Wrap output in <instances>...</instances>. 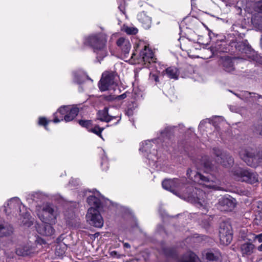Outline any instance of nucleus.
Masks as SVG:
<instances>
[{
    "label": "nucleus",
    "instance_id": "obj_26",
    "mask_svg": "<svg viewBox=\"0 0 262 262\" xmlns=\"http://www.w3.org/2000/svg\"><path fill=\"white\" fill-rule=\"evenodd\" d=\"M180 262H200V259L194 253L188 251L183 255Z\"/></svg>",
    "mask_w": 262,
    "mask_h": 262
},
{
    "label": "nucleus",
    "instance_id": "obj_23",
    "mask_svg": "<svg viewBox=\"0 0 262 262\" xmlns=\"http://www.w3.org/2000/svg\"><path fill=\"white\" fill-rule=\"evenodd\" d=\"M97 115L98 119L102 122H109L113 119L117 118V116H112L108 114V108L107 107H105L102 111H99Z\"/></svg>",
    "mask_w": 262,
    "mask_h": 262
},
{
    "label": "nucleus",
    "instance_id": "obj_38",
    "mask_svg": "<svg viewBox=\"0 0 262 262\" xmlns=\"http://www.w3.org/2000/svg\"><path fill=\"white\" fill-rule=\"evenodd\" d=\"M16 253L18 255L24 256L29 255L30 252L28 247H24L17 248Z\"/></svg>",
    "mask_w": 262,
    "mask_h": 262
},
{
    "label": "nucleus",
    "instance_id": "obj_17",
    "mask_svg": "<svg viewBox=\"0 0 262 262\" xmlns=\"http://www.w3.org/2000/svg\"><path fill=\"white\" fill-rule=\"evenodd\" d=\"M116 43L118 47L122 50L124 57L127 58L131 48V44L129 41L123 37H120L117 40Z\"/></svg>",
    "mask_w": 262,
    "mask_h": 262
},
{
    "label": "nucleus",
    "instance_id": "obj_4",
    "mask_svg": "<svg viewBox=\"0 0 262 262\" xmlns=\"http://www.w3.org/2000/svg\"><path fill=\"white\" fill-rule=\"evenodd\" d=\"M4 211L7 214L11 213L17 214L23 217L25 219H28L30 214L26 211V208L23 205L19 198L15 197L8 201L7 206H4Z\"/></svg>",
    "mask_w": 262,
    "mask_h": 262
},
{
    "label": "nucleus",
    "instance_id": "obj_47",
    "mask_svg": "<svg viewBox=\"0 0 262 262\" xmlns=\"http://www.w3.org/2000/svg\"><path fill=\"white\" fill-rule=\"evenodd\" d=\"M128 105H131L133 111L138 107V104L135 101H132Z\"/></svg>",
    "mask_w": 262,
    "mask_h": 262
},
{
    "label": "nucleus",
    "instance_id": "obj_6",
    "mask_svg": "<svg viewBox=\"0 0 262 262\" xmlns=\"http://www.w3.org/2000/svg\"><path fill=\"white\" fill-rule=\"evenodd\" d=\"M219 236L221 243L228 245L232 241L233 230L228 221H222L220 224Z\"/></svg>",
    "mask_w": 262,
    "mask_h": 262
},
{
    "label": "nucleus",
    "instance_id": "obj_59",
    "mask_svg": "<svg viewBox=\"0 0 262 262\" xmlns=\"http://www.w3.org/2000/svg\"><path fill=\"white\" fill-rule=\"evenodd\" d=\"M209 226V223L207 222L206 224V227H208Z\"/></svg>",
    "mask_w": 262,
    "mask_h": 262
},
{
    "label": "nucleus",
    "instance_id": "obj_3",
    "mask_svg": "<svg viewBox=\"0 0 262 262\" xmlns=\"http://www.w3.org/2000/svg\"><path fill=\"white\" fill-rule=\"evenodd\" d=\"M187 180L185 178L178 179L174 178L173 179H165L162 183V187L164 189L169 190L174 194H177L179 191L182 193L183 196L186 190V187L188 184L186 183Z\"/></svg>",
    "mask_w": 262,
    "mask_h": 262
},
{
    "label": "nucleus",
    "instance_id": "obj_25",
    "mask_svg": "<svg viewBox=\"0 0 262 262\" xmlns=\"http://www.w3.org/2000/svg\"><path fill=\"white\" fill-rule=\"evenodd\" d=\"M245 95L249 99V101L257 105L262 104V95L255 93L245 92Z\"/></svg>",
    "mask_w": 262,
    "mask_h": 262
},
{
    "label": "nucleus",
    "instance_id": "obj_39",
    "mask_svg": "<svg viewBox=\"0 0 262 262\" xmlns=\"http://www.w3.org/2000/svg\"><path fill=\"white\" fill-rule=\"evenodd\" d=\"M125 32L127 34H133V35H134V34H136V33H137L138 32V30L137 29L135 28H134V27H127L125 29Z\"/></svg>",
    "mask_w": 262,
    "mask_h": 262
},
{
    "label": "nucleus",
    "instance_id": "obj_60",
    "mask_svg": "<svg viewBox=\"0 0 262 262\" xmlns=\"http://www.w3.org/2000/svg\"><path fill=\"white\" fill-rule=\"evenodd\" d=\"M86 77H88V78H89V76H86ZM90 79H91L90 78Z\"/></svg>",
    "mask_w": 262,
    "mask_h": 262
},
{
    "label": "nucleus",
    "instance_id": "obj_1",
    "mask_svg": "<svg viewBox=\"0 0 262 262\" xmlns=\"http://www.w3.org/2000/svg\"><path fill=\"white\" fill-rule=\"evenodd\" d=\"M107 36L103 33L93 34L85 37L84 43L90 46L96 55L99 62L107 55L106 50Z\"/></svg>",
    "mask_w": 262,
    "mask_h": 262
},
{
    "label": "nucleus",
    "instance_id": "obj_18",
    "mask_svg": "<svg viewBox=\"0 0 262 262\" xmlns=\"http://www.w3.org/2000/svg\"><path fill=\"white\" fill-rule=\"evenodd\" d=\"M45 224L39 226L37 229L38 232L43 236H49L53 235L55 230L51 225L53 223L49 222L44 223Z\"/></svg>",
    "mask_w": 262,
    "mask_h": 262
},
{
    "label": "nucleus",
    "instance_id": "obj_49",
    "mask_svg": "<svg viewBox=\"0 0 262 262\" xmlns=\"http://www.w3.org/2000/svg\"><path fill=\"white\" fill-rule=\"evenodd\" d=\"M151 78L154 79V80L157 82L159 81V77L156 74H153L151 76Z\"/></svg>",
    "mask_w": 262,
    "mask_h": 262
},
{
    "label": "nucleus",
    "instance_id": "obj_8",
    "mask_svg": "<svg viewBox=\"0 0 262 262\" xmlns=\"http://www.w3.org/2000/svg\"><path fill=\"white\" fill-rule=\"evenodd\" d=\"M115 74L113 72L104 73L102 74L98 86L101 91L114 89L117 84L115 81Z\"/></svg>",
    "mask_w": 262,
    "mask_h": 262
},
{
    "label": "nucleus",
    "instance_id": "obj_42",
    "mask_svg": "<svg viewBox=\"0 0 262 262\" xmlns=\"http://www.w3.org/2000/svg\"><path fill=\"white\" fill-rule=\"evenodd\" d=\"M79 184V180L77 179L72 178L69 181V185L72 186H76Z\"/></svg>",
    "mask_w": 262,
    "mask_h": 262
},
{
    "label": "nucleus",
    "instance_id": "obj_29",
    "mask_svg": "<svg viewBox=\"0 0 262 262\" xmlns=\"http://www.w3.org/2000/svg\"><path fill=\"white\" fill-rule=\"evenodd\" d=\"M89 205L91 206V207H93L97 210L101 207V202L100 199L95 196L90 195L87 198L86 200Z\"/></svg>",
    "mask_w": 262,
    "mask_h": 262
},
{
    "label": "nucleus",
    "instance_id": "obj_10",
    "mask_svg": "<svg viewBox=\"0 0 262 262\" xmlns=\"http://www.w3.org/2000/svg\"><path fill=\"white\" fill-rule=\"evenodd\" d=\"M244 160L248 166L256 167L262 165V150L257 152L246 151Z\"/></svg>",
    "mask_w": 262,
    "mask_h": 262
},
{
    "label": "nucleus",
    "instance_id": "obj_41",
    "mask_svg": "<svg viewBox=\"0 0 262 262\" xmlns=\"http://www.w3.org/2000/svg\"><path fill=\"white\" fill-rule=\"evenodd\" d=\"M49 121L46 119V118L40 117L39 119V124L41 125H43L46 129H47V125L48 124Z\"/></svg>",
    "mask_w": 262,
    "mask_h": 262
},
{
    "label": "nucleus",
    "instance_id": "obj_22",
    "mask_svg": "<svg viewBox=\"0 0 262 262\" xmlns=\"http://www.w3.org/2000/svg\"><path fill=\"white\" fill-rule=\"evenodd\" d=\"M138 19L144 29H148L151 27V18L144 12H142L138 15Z\"/></svg>",
    "mask_w": 262,
    "mask_h": 262
},
{
    "label": "nucleus",
    "instance_id": "obj_50",
    "mask_svg": "<svg viewBox=\"0 0 262 262\" xmlns=\"http://www.w3.org/2000/svg\"><path fill=\"white\" fill-rule=\"evenodd\" d=\"M257 208L260 210H262V202H261L258 201L257 202Z\"/></svg>",
    "mask_w": 262,
    "mask_h": 262
},
{
    "label": "nucleus",
    "instance_id": "obj_11",
    "mask_svg": "<svg viewBox=\"0 0 262 262\" xmlns=\"http://www.w3.org/2000/svg\"><path fill=\"white\" fill-rule=\"evenodd\" d=\"M236 205V200L230 195L225 196L219 200L217 208L222 211H232Z\"/></svg>",
    "mask_w": 262,
    "mask_h": 262
},
{
    "label": "nucleus",
    "instance_id": "obj_40",
    "mask_svg": "<svg viewBox=\"0 0 262 262\" xmlns=\"http://www.w3.org/2000/svg\"><path fill=\"white\" fill-rule=\"evenodd\" d=\"M251 239L252 242L257 241L259 243H262V233L258 235L253 234Z\"/></svg>",
    "mask_w": 262,
    "mask_h": 262
},
{
    "label": "nucleus",
    "instance_id": "obj_56",
    "mask_svg": "<svg viewBox=\"0 0 262 262\" xmlns=\"http://www.w3.org/2000/svg\"><path fill=\"white\" fill-rule=\"evenodd\" d=\"M208 34H209V37L211 38V34L214 35V33H212L211 31H209V32L208 33Z\"/></svg>",
    "mask_w": 262,
    "mask_h": 262
},
{
    "label": "nucleus",
    "instance_id": "obj_35",
    "mask_svg": "<svg viewBox=\"0 0 262 262\" xmlns=\"http://www.w3.org/2000/svg\"><path fill=\"white\" fill-rule=\"evenodd\" d=\"M77 122L81 127L85 128L89 132L91 127H93L92 121L90 120H78Z\"/></svg>",
    "mask_w": 262,
    "mask_h": 262
},
{
    "label": "nucleus",
    "instance_id": "obj_48",
    "mask_svg": "<svg viewBox=\"0 0 262 262\" xmlns=\"http://www.w3.org/2000/svg\"><path fill=\"white\" fill-rule=\"evenodd\" d=\"M126 97V94L125 93H123L122 95L116 96V99L121 100L125 98Z\"/></svg>",
    "mask_w": 262,
    "mask_h": 262
},
{
    "label": "nucleus",
    "instance_id": "obj_36",
    "mask_svg": "<svg viewBox=\"0 0 262 262\" xmlns=\"http://www.w3.org/2000/svg\"><path fill=\"white\" fill-rule=\"evenodd\" d=\"M104 129V127H100L98 125H95L94 127H91L89 132L93 133L102 138L101 133Z\"/></svg>",
    "mask_w": 262,
    "mask_h": 262
},
{
    "label": "nucleus",
    "instance_id": "obj_34",
    "mask_svg": "<svg viewBox=\"0 0 262 262\" xmlns=\"http://www.w3.org/2000/svg\"><path fill=\"white\" fill-rule=\"evenodd\" d=\"M163 252L167 257H172L173 258H177V254L174 248H165L163 249Z\"/></svg>",
    "mask_w": 262,
    "mask_h": 262
},
{
    "label": "nucleus",
    "instance_id": "obj_53",
    "mask_svg": "<svg viewBox=\"0 0 262 262\" xmlns=\"http://www.w3.org/2000/svg\"><path fill=\"white\" fill-rule=\"evenodd\" d=\"M205 123V121H201V122L200 123V124H199V127H200L202 125H203Z\"/></svg>",
    "mask_w": 262,
    "mask_h": 262
},
{
    "label": "nucleus",
    "instance_id": "obj_55",
    "mask_svg": "<svg viewBox=\"0 0 262 262\" xmlns=\"http://www.w3.org/2000/svg\"><path fill=\"white\" fill-rule=\"evenodd\" d=\"M260 46L262 50V35L261 36L260 39Z\"/></svg>",
    "mask_w": 262,
    "mask_h": 262
},
{
    "label": "nucleus",
    "instance_id": "obj_52",
    "mask_svg": "<svg viewBox=\"0 0 262 262\" xmlns=\"http://www.w3.org/2000/svg\"><path fill=\"white\" fill-rule=\"evenodd\" d=\"M257 249L259 251L262 252V244L259 245Z\"/></svg>",
    "mask_w": 262,
    "mask_h": 262
},
{
    "label": "nucleus",
    "instance_id": "obj_20",
    "mask_svg": "<svg viewBox=\"0 0 262 262\" xmlns=\"http://www.w3.org/2000/svg\"><path fill=\"white\" fill-rule=\"evenodd\" d=\"M201 166L203 167L206 172H211L216 169V166L213 165L208 156H205L201 158Z\"/></svg>",
    "mask_w": 262,
    "mask_h": 262
},
{
    "label": "nucleus",
    "instance_id": "obj_21",
    "mask_svg": "<svg viewBox=\"0 0 262 262\" xmlns=\"http://www.w3.org/2000/svg\"><path fill=\"white\" fill-rule=\"evenodd\" d=\"M70 107L68 106H62L58 108L57 112L54 114L53 122L58 123L63 120L64 116L68 113Z\"/></svg>",
    "mask_w": 262,
    "mask_h": 262
},
{
    "label": "nucleus",
    "instance_id": "obj_2",
    "mask_svg": "<svg viewBox=\"0 0 262 262\" xmlns=\"http://www.w3.org/2000/svg\"><path fill=\"white\" fill-rule=\"evenodd\" d=\"M182 198L200 205L202 208V213L207 211L206 193L202 190L188 184Z\"/></svg>",
    "mask_w": 262,
    "mask_h": 262
},
{
    "label": "nucleus",
    "instance_id": "obj_5",
    "mask_svg": "<svg viewBox=\"0 0 262 262\" xmlns=\"http://www.w3.org/2000/svg\"><path fill=\"white\" fill-rule=\"evenodd\" d=\"M233 174L238 181L249 184H254L258 181V175L248 169L238 168L233 171Z\"/></svg>",
    "mask_w": 262,
    "mask_h": 262
},
{
    "label": "nucleus",
    "instance_id": "obj_27",
    "mask_svg": "<svg viewBox=\"0 0 262 262\" xmlns=\"http://www.w3.org/2000/svg\"><path fill=\"white\" fill-rule=\"evenodd\" d=\"M13 232V227L8 224H0V237L10 235Z\"/></svg>",
    "mask_w": 262,
    "mask_h": 262
},
{
    "label": "nucleus",
    "instance_id": "obj_31",
    "mask_svg": "<svg viewBox=\"0 0 262 262\" xmlns=\"http://www.w3.org/2000/svg\"><path fill=\"white\" fill-rule=\"evenodd\" d=\"M74 82L77 84L82 83L84 81V75L79 72H73Z\"/></svg>",
    "mask_w": 262,
    "mask_h": 262
},
{
    "label": "nucleus",
    "instance_id": "obj_58",
    "mask_svg": "<svg viewBox=\"0 0 262 262\" xmlns=\"http://www.w3.org/2000/svg\"><path fill=\"white\" fill-rule=\"evenodd\" d=\"M119 118H119V119L117 121V122H116L115 123V124H118V122H119V121H120V119H121V117H120Z\"/></svg>",
    "mask_w": 262,
    "mask_h": 262
},
{
    "label": "nucleus",
    "instance_id": "obj_57",
    "mask_svg": "<svg viewBox=\"0 0 262 262\" xmlns=\"http://www.w3.org/2000/svg\"><path fill=\"white\" fill-rule=\"evenodd\" d=\"M189 171L190 172H192L191 170L190 169H188L187 171V174L188 175L189 174Z\"/></svg>",
    "mask_w": 262,
    "mask_h": 262
},
{
    "label": "nucleus",
    "instance_id": "obj_28",
    "mask_svg": "<svg viewBox=\"0 0 262 262\" xmlns=\"http://www.w3.org/2000/svg\"><path fill=\"white\" fill-rule=\"evenodd\" d=\"M79 112L78 107H70L69 111L64 116L63 119L67 122L71 121L78 115Z\"/></svg>",
    "mask_w": 262,
    "mask_h": 262
},
{
    "label": "nucleus",
    "instance_id": "obj_19",
    "mask_svg": "<svg viewBox=\"0 0 262 262\" xmlns=\"http://www.w3.org/2000/svg\"><path fill=\"white\" fill-rule=\"evenodd\" d=\"M221 64L223 69L228 73L232 72L235 70L233 59L230 57L225 56L223 57Z\"/></svg>",
    "mask_w": 262,
    "mask_h": 262
},
{
    "label": "nucleus",
    "instance_id": "obj_30",
    "mask_svg": "<svg viewBox=\"0 0 262 262\" xmlns=\"http://www.w3.org/2000/svg\"><path fill=\"white\" fill-rule=\"evenodd\" d=\"M170 79H178L179 76L178 69L174 67H168L164 71Z\"/></svg>",
    "mask_w": 262,
    "mask_h": 262
},
{
    "label": "nucleus",
    "instance_id": "obj_13",
    "mask_svg": "<svg viewBox=\"0 0 262 262\" xmlns=\"http://www.w3.org/2000/svg\"><path fill=\"white\" fill-rule=\"evenodd\" d=\"M194 179L199 183L206 188L212 189L214 190H221V187L214 181L210 180L208 177L204 176L199 172H196L194 176Z\"/></svg>",
    "mask_w": 262,
    "mask_h": 262
},
{
    "label": "nucleus",
    "instance_id": "obj_54",
    "mask_svg": "<svg viewBox=\"0 0 262 262\" xmlns=\"http://www.w3.org/2000/svg\"><path fill=\"white\" fill-rule=\"evenodd\" d=\"M136 56L135 53H133L132 54L131 58L132 59H135L136 57H135Z\"/></svg>",
    "mask_w": 262,
    "mask_h": 262
},
{
    "label": "nucleus",
    "instance_id": "obj_37",
    "mask_svg": "<svg viewBox=\"0 0 262 262\" xmlns=\"http://www.w3.org/2000/svg\"><path fill=\"white\" fill-rule=\"evenodd\" d=\"M152 144L149 141H145L142 143L139 150L142 152H150Z\"/></svg>",
    "mask_w": 262,
    "mask_h": 262
},
{
    "label": "nucleus",
    "instance_id": "obj_15",
    "mask_svg": "<svg viewBox=\"0 0 262 262\" xmlns=\"http://www.w3.org/2000/svg\"><path fill=\"white\" fill-rule=\"evenodd\" d=\"M138 59L140 61H143L145 63L151 62H155L156 59L154 57L152 51L147 46H144L143 49L141 50L138 55Z\"/></svg>",
    "mask_w": 262,
    "mask_h": 262
},
{
    "label": "nucleus",
    "instance_id": "obj_7",
    "mask_svg": "<svg viewBox=\"0 0 262 262\" xmlns=\"http://www.w3.org/2000/svg\"><path fill=\"white\" fill-rule=\"evenodd\" d=\"M213 154L215 156V161L225 167H230L234 164V159L227 152L221 150L218 148H213Z\"/></svg>",
    "mask_w": 262,
    "mask_h": 262
},
{
    "label": "nucleus",
    "instance_id": "obj_14",
    "mask_svg": "<svg viewBox=\"0 0 262 262\" xmlns=\"http://www.w3.org/2000/svg\"><path fill=\"white\" fill-rule=\"evenodd\" d=\"M235 48L237 51L245 54L246 55L252 59L253 55L256 54L254 50L249 45L247 40L239 41L235 43Z\"/></svg>",
    "mask_w": 262,
    "mask_h": 262
},
{
    "label": "nucleus",
    "instance_id": "obj_45",
    "mask_svg": "<svg viewBox=\"0 0 262 262\" xmlns=\"http://www.w3.org/2000/svg\"><path fill=\"white\" fill-rule=\"evenodd\" d=\"M110 255L113 257H116L117 258H119L121 257V255L119 254L116 251H110Z\"/></svg>",
    "mask_w": 262,
    "mask_h": 262
},
{
    "label": "nucleus",
    "instance_id": "obj_44",
    "mask_svg": "<svg viewBox=\"0 0 262 262\" xmlns=\"http://www.w3.org/2000/svg\"><path fill=\"white\" fill-rule=\"evenodd\" d=\"M252 60L262 65V56L256 54L255 55H253Z\"/></svg>",
    "mask_w": 262,
    "mask_h": 262
},
{
    "label": "nucleus",
    "instance_id": "obj_32",
    "mask_svg": "<svg viewBox=\"0 0 262 262\" xmlns=\"http://www.w3.org/2000/svg\"><path fill=\"white\" fill-rule=\"evenodd\" d=\"M206 258L212 262H221L220 255L219 253H213L211 252H207L206 254Z\"/></svg>",
    "mask_w": 262,
    "mask_h": 262
},
{
    "label": "nucleus",
    "instance_id": "obj_9",
    "mask_svg": "<svg viewBox=\"0 0 262 262\" xmlns=\"http://www.w3.org/2000/svg\"><path fill=\"white\" fill-rule=\"evenodd\" d=\"M86 219L89 224L95 227L101 228L103 225V220L99 210L93 207L88 209Z\"/></svg>",
    "mask_w": 262,
    "mask_h": 262
},
{
    "label": "nucleus",
    "instance_id": "obj_12",
    "mask_svg": "<svg viewBox=\"0 0 262 262\" xmlns=\"http://www.w3.org/2000/svg\"><path fill=\"white\" fill-rule=\"evenodd\" d=\"M42 222L55 224L56 222V209L50 204H46L42 209Z\"/></svg>",
    "mask_w": 262,
    "mask_h": 262
},
{
    "label": "nucleus",
    "instance_id": "obj_46",
    "mask_svg": "<svg viewBox=\"0 0 262 262\" xmlns=\"http://www.w3.org/2000/svg\"><path fill=\"white\" fill-rule=\"evenodd\" d=\"M133 111L132 107H131V105H128L127 110L126 111V114L128 116L133 115Z\"/></svg>",
    "mask_w": 262,
    "mask_h": 262
},
{
    "label": "nucleus",
    "instance_id": "obj_51",
    "mask_svg": "<svg viewBox=\"0 0 262 262\" xmlns=\"http://www.w3.org/2000/svg\"><path fill=\"white\" fill-rule=\"evenodd\" d=\"M123 246H124V247H125L126 248H129L130 247V244L128 243H124Z\"/></svg>",
    "mask_w": 262,
    "mask_h": 262
},
{
    "label": "nucleus",
    "instance_id": "obj_16",
    "mask_svg": "<svg viewBox=\"0 0 262 262\" xmlns=\"http://www.w3.org/2000/svg\"><path fill=\"white\" fill-rule=\"evenodd\" d=\"M247 241L242 244L240 247L241 252L243 257L251 255L255 248V246L252 244V240L247 238Z\"/></svg>",
    "mask_w": 262,
    "mask_h": 262
},
{
    "label": "nucleus",
    "instance_id": "obj_33",
    "mask_svg": "<svg viewBox=\"0 0 262 262\" xmlns=\"http://www.w3.org/2000/svg\"><path fill=\"white\" fill-rule=\"evenodd\" d=\"M253 131L254 134L262 137V120L253 125Z\"/></svg>",
    "mask_w": 262,
    "mask_h": 262
},
{
    "label": "nucleus",
    "instance_id": "obj_43",
    "mask_svg": "<svg viewBox=\"0 0 262 262\" xmlns=\"http://www.w3.org/2000/svg\"><path fill=\"white\" fill-rule=\"evenodd\" d=\"M103 97L104 100L108 101H112L116 99V96H115V95H104L103 96Z\"/></svg>",
    "mask_w": 262,
    "mask_h": 262
},
{
    "label": "nucleus",
    "instance_id": "obj_24",
    "mask_svg": "<svg viewBox=\"0 0 262 262\" xmlns=\"http://www.w3.org/2000/svg\"><path fill=\"white\" fill-rule=\"evenodd\" d=\"M176 128L175 126H167L165 128L160 132V135L159 137V139L163 140L165 139L169 140L171 137L173 135V130Z\"/></svg>",
    "mask_w": 262,
    "mask_h": 262
}]
</instances>
